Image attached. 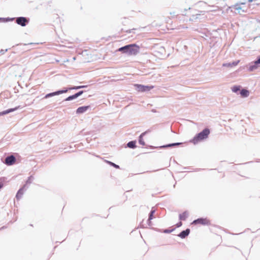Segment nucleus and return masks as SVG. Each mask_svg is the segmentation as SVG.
Segmentation results:
<instances>
[{"mask_svg": "<svg viewBox=\"0 0 260 260\" xmlns=\"http://www.w3.org/2000/svg\"><path fill=\"white\" fill-rule=\"evenodd\" d=\"M140 47L136 44H130L118 48L117 51L128 56L136 55L140 52Z\"/></svg>", "mask_w": 260, "mask_h": 260, "instance_id": "1", "label": "nucleus"}, {"mask_svg": "<svg viewBox=\"0 0 260 260\" xmlns=\"http://www.w3.org/2000/svg\"><path fill=\"white\" fill-rule=\"evenodd\" d=\"M209 134V129L208 128H205L202 131L197 134L190 141V142L194 144H197L199 141L207 138Z\"/></svg>", "mask_w": 260, "mask_h": 260, "instance_id": "2", "label": "nucleus"}, {"mask_svg": "<svg viewBox=\"0 0 260 260\" xmlns=\"http://www.w3.org/2000/svg\"><path fill=\"white\" fill-rule=\"evenodd\" d=\"M15 19L17 24L23 27L26 26L29 22V18L25 17H18Z\"/></svg>", "mask_w": 260, "mask_h": 260, "instance_id": "3", "label": "nucleus"}, {"mask_svg": "<svg viewBox=\"0 0 260 260\" xmlns=\"http://www.w3.org/2000/svg\"><path fill=\"white\" fill-rule=\"evenodd\" d=\"M260 67V55L258 56L255 60L250 62L248 65V71H253Z\"/></svg>", "mask_w": 260, "mask_h": 260, "instance_id": "4", "label": "nucleus"}, {"mask_svg": "<svg viewBox=\"0 0 260 260\" xmlns=\"http://www.w3.org/2000/svg\"><path fill=\"white\" fill-rule=\"evenodd\" d=\"M135 86L136 87V89L139 92L149 91L154 87L153 86L143 85L138 84H135Z\"/></svg>", "mask_w": 260, "mask_h": 260, "instance_id": "5", "label": "nucleus"}, {"mask_svg": "<svg viewBox=\"0 0 260 260\" xmlns=\"http://www.w3.org/2000/svg\"><path fill=\"white\" fill-rule=\"evenodd\" d=\"M68 91V89L64 88L63 89L57 90L53 92L48 93L45 95L44 99H47L55 95H57L62 93H66Z\"/></svg>", "mask_w": 260, "mask_h": 260, "instance_id": "6", "label": "nucleus"}, {"mask_svg": "<svg viewBox=\"0 0 260 260\" xmlns=\"http://www.w3.org/2000/svg\"><path fill=\"white\" fill-rule=\"evenodd\" d=\"M192 223L193 224H201L202 225H209L210 224V222L207 218H199L194 220Z\"/></svg>", "mask_w": 260, "mask_h": 260, "instance_id": "7", "label": "nucleus"}, {"mask_svg": "<svg viewBox=\"0 0 260 260\" xmlns=\"http://www.w3.org/2000/svg\"><path fill=\"white\" fill-rule=\"evenodd\" d=\"M16 161V157L13 155H10L6 157L4 163L7 166H12Z\"/></svg>", "mask_w": 260, "mask_h": 260, "instance_id": "8", "label": "nucleus"}, {"mask_svg": "<svg viewBox=\"0 0 260 260\" xmlns=\"http://www.w3.org/2000/svg\"><path fill=\"white\" fill-rule=\"evenodd\" d=\"M28 188L26 184H24L21 188H20L17 191L16 198L17 200H19L22 197L24 191Z\"/></svg>", "mask_w": 260, "mask_h": 260, "instance_id": "9", "label": "nucleus"}, {"mask_svg": "<svg viewBox=\"0 0 260 260\" xmlns=\"http://www.w3.org/2000/svg\"><path fill=\"white\" fill-rule=\"evenodd\" d=\"M89 106H81L77 108L76 110V114H80L85 113L89 108Z\"/></svg>", "mask_w": 260, "mask_h": 260, "instance_id": "10", "label": "nucleus"}, {"mask_svg": "<svg viewBox=\"0 0 260 260\" xmlns=\"http://www.w3.org/2000/svg\"><path fill=\"white\" fill-rule=\"evenodd\" d=\"M190 233V229H186L185 230L182 231L178 235V236L181 239H184L187 237Z\"/></svg>", "mask_w": 260, "mask_h": 260, "instance_id": "11", "label": "nucleus"}, {"mask_svg": "<svg viewBox=\"0 0 260 260\" xmlns=\"http://www.w3.org/2000/svg\"><path fill=\"white\" fill-rule=\"evenodd\" d=\"M20 108V106H18L17 107H16L15 108H10V109H7L6 110L3 111L2 112H0V116H3V115H4L9 114V113H10L11 112H14V111L19 109Z\"/></svg>", "mask_w": 260, "mask_h": 260, "instance_id": "12", "label": "nucleus"}, {"mask_svg": "<svg viewBox=\"0 0 260 260\" xmlns=\"http://www.w3.org/2000/svg\"><path fill=\"white\" fill-rule=\"evenodd\" d=\"M182 144V143H179V142L173 143H171V144L161 146L159 147V148H165L172 147H174V146H178L181 145Z\"/></svg>", "mask_w": 260, "mask_h": 260, "instance_id": "13", "label": "nucleus"}, {"mask_svg": "<svg viewBox=\"0 0 260 260\" xmlns=\"http://www.w3.org/2000/svg\"><path fill=\"white\" fill-rule=\"evenodd\" d=\"M147 131L145 132H143L140 135V136L139 137V139H138V141H139V143L140 144V145H142L143 146H144L145 145V143L143 140V137L146 135V134L147 133Z\"/></svg>", "mask_w": 260, "mask_h": 260, "instance_id": "14", "label": "nucleus"}, {"mask_svg": "<svg viewBox=\"0 0 260 260\" xmlns=\"http://www.w3.org/2000/svg\"><path fill=\"white\" fill-rule=\"evenodd\" d=\"M239 62V61L238 60V61H233L232 62L224 63L222 64V66L225 67L231 68V67H233L234 66H237Z\"/></svg>", "mask_w": 260, "mask_h": 260, "instance_id": "15", "label": "nucleus"}, {"mask_svg": "<svg viewBox=\"0 0 260 260\" xmlns=\"http://www.w3.org/2000/svg\"><path fill=\"white\" fill-rule=\"evenodd\" d=\"M188 216V213L187 211H185L182 213L179 214V218L180 220H185Z\"/></svg>", "mask_w": 260, "mask_h": 260, "instance_id": "16", "label": "nucleus"}, {"mask_svg": "<svg viewBox=\"0 0 260 260\" xmlns=\"http://www.w3.org/2000/svg\"><path fill=\"white\" fill-rule=\"evenodd\" d=\"M244 3H241V4H236L234 6V8L236 10L238 11L239 13H240V11H242V12H245L244 10L242 9V7H241L242 5H244Z\"/></svg>", "mask_w": 260, "mask_h": 260, "instance_id": "17", "label": "nucleus"}, {"mask_svg": "<svg viewBox=\"0 0 260 260\" xmlns=\"http://www.w3.org/2000/svg\"><path fill=\"white\" fill-rule=\"evenodd\" d=\"M126 146L127 147H128L129 148L135 149L137 147L136 141H131L127 143Z\"/></svg>", "mask_w": 260, "mask_h": 260, "instance_id": "18", "label": "nucleus"}, {"mask_svg": "<svg viewBox=\"0 0 260 260\" xmlns=\"http://www.w3.org/2000/svg\"><path fill=\"white\" fill-rule=\"evenodd\" d=\"M240 94L242 97L246 98L248 96L249 94V92L248 90L246 89H242L240 91Z\"/></svg>", "mask_w": 260, "mask_h": 260, "instance_id": "19", "label": "nucleus"}, {"mask_svg": "<svg viewBox=\"0 0 260 260\" xmlns=\"http://www.w3.org/2000/svg\"><path fill=\"white\" fill-rule=\"evenodd\" d=\"M87 87V85H80V86H72L69 88H67L69 90H77L83 88H85Z\"/></svg>", "mask_w": 260, "mask_h": 260, "instance_id": "20", "label": "nucleus"}, {"mask_svg": "<svg viewBox=\"0 0 260 260\" xmlns=\"http://www.w3.org/2000/svg\"><path fill=\"white\" fill-rule=\"evenodd\" d=\"M198 13H195L197 20L201 19V16L204 15L205 14V11H196Z\"/></svg>", "mask_w": 260, "mask_h": 260, "instance_id": "21", "label": "nucleus"}, {"mask_svg": "<svg viewBox=\"0 0 260 260\" xmlns=\"http://www.w3.org/2000/svg\"><path fill=\"white\" fill-rule=\"evenodd\" d=\"M240 90V86L239 85H235L232 88V91L235 93H237Z\"/></svg>", "mask_w": 260, "mask_h": 260, "instance_id": "22", "label": "nucleus"}, {"mask_svg": "<svg viewBox=\"0 0 260 260\" xmlns=\"http://www.w3.org/2000/svg\"><path fill=\"white\" fill-rule=\"evenodd\" d=\"M106 162H107L108 164H109L110 166L114 167L116 169H119L120 168V167L119 166H118V165H116L115 164H114V162H111L110 161H109V160H106Z\"/></svg>", "mask_w": 260, "mask_h": 260, "instance_id": "23", "label": "nucleus"}, {"mask_svg": "<svg viewBox=\"0 0 260 260\" xmlns=\"http://www.w3.org/2000/svg\"><path fill=\"white\" fill-rule=\"evenodd\" d=\"M33 180H34V177L32 175L30 176L29 177H28L25 184H26V185L28 186L27 184H31L32 183Z\"/></svg>", "mask_w": 260, "mask_h": 260, "instance_id": "24", "label": "nucleus"}, {"mask_svg": "<svg viewBox=\"0 0 260 260\" xmlns=\"http://www.w3.org/2000/svg\"><path fill=\"white\" fill-rule=\"evenodd\" d=\"M155 210H153V208L151 209L150 212L149 214V220H151L153 218V214L155 213Z\"/></svg>", "mask_w": 260, "mask_h": 260, "instance_id": "25", "label": "nucleus"}, {"mask_svg": "<svg viewBox=\"0 0 260 260\" xmlns=\"http://www.w3.org/2000/svg\"><path fill=\"white\" fill-rule=\"evenodd\" d=\"M15 18H9V17H8V18H2V19H3L2 20V22H8V21H13L15 19Z\"/></svg>", "mask_w": 260, "mask_h": 260, "instance_id": "26", "label": "nucleus"}, {"mask_svg": "<svg viewBox=\"0 0 260 260\" xmlns=\"http://www.w3.org/2000/svg\"><path fill=\"white\" fill-rule=\"evenodd\" d=\"M74 99H76V98L75 97L74 94H73V95H70L69 96H68V98L65 99L64 100V101H70L73 100Z\"/></svg>", "mask_w": 260, "mask_h": 260, "instance_id": "27", "label": "nucleus"}, {"mask_svg": "<svg viewBox=\"0 0 260 260\" xmlns=\"http://www.w3.org/2000/svg\"><path fill=\"white\" fill-rule=\"evenodd\" d=\"M189 20L191 21H196L197 20V17H196L195 14H193L190 16Z\"/></svg>", "mask_w": 260, "mask_h": 260, "instance_id": "28", "label": "nucleus"}, {"mask_svg": "<svg viewBox=\"0 0 260 260\" xmlns=\"http://www.w3.org/2000/svg\"><path fill=\"white\" fill-rule=\"evenodd\" d=\"M84 92V91L83 90H80L79 91H78V92L74 94V95H75V98H77L78 97H79V96L81 95Z\"/></svg>", "mask_w": 260, "mask_h": 260, "instance_id": "29", "label": "nucleus"}, {"mask_svg": "<svg viewBox=\"0 0 260 260\" xmlns=\"http://www.w3.org/2000/svg\"><path fill=\"white\" fill-rule=\"evenodd\" d=\"M175 230V229H173L172 230H169V229H166L164 230V232L165 233H171V232H172L174 230Z\"/></svg>", "mask_w": 260, "mask_h": 260, "instance_id": "30", "label": "nucleus"}, {"mask_svg": "<svg viewBox=\"0 0 260 260\" xmlns=\"http://www.w3.org/2000/svg\"><path fill=\"white\" fill-rule=\"evenodd\" d=\"M8 51V49H5V50H4V49H1L0 50V53L2 54H5L7 51Z\"/></svg>", "mask_w": 260, "mask_h": 260, "instance_id": "31", "label": "nucleus"}, {"mask_svg": "<svg viewBox=\"0 0 260 260\" xmlns=\"http://www.w3.org/2000/svg\"><path fill=\"white\" fill-rule=\"evenodd\" d=\"M182 225V223L181 221H179L178 222L177 224H176V227L177 228H179L180 227L181 225Z\"/></svg>", "mask_w": 260, "mask_h": 260, "instance_id": "32", "label": "nucleus"}, {"mask_svg": "<svg viewBox=\"0 0 260 260\" xmlns=\"http://www.w3.org/2000/svg\"><path fill=\"white\" fill-rule=\"evenodd\" d=\"M147 224L149 226H151L152 225L151 221V220H149V218L147 219Z\"/></svg>", "mask_w": 260, "mask_h": 260, "instance_id": "33", "label": "nucleus"}, {"mask_svg": "<svg viewBox=\"0 0 260 260\" xmlns=\"http://www.w3.org/2000/svg\"><path fill=\"white\" fill-rule=\"evenodd\" d=\"M4 183L2 182H0V190L3 187Z\"/></svg>", "mask_w": 260, "mask_h": 260, "instance_id": "34", "label": "nucleus"}, {"mask_svg": "<svg viewBox=\"0 0 260 260\" xmlns=\"http://www.w3.org/2000/svg\"><path fill=\"white\" fill-rule=\"evenodd\" d=\"M3 19H2V17H0V22H2V20H3Z\"/></svg>", "mask_w": 260, "mask_h": 260, "instance_id": "35", "label": "nucleus"}, {"mask_svg": "<svg viewBox=\"0 0 260 260\" xmlns=\"http://www.w3.org/2000/svg\"><path fill=\"white\" fill-rule=\"evenodd\" d=\"M248 1H249V2H252L253 1V0H248Z\"/></svg>", "mask_w": 260, "mask_h": 260, "instance_id": "36", "label": "nucleus"}, {"mask_svg": "<svg viewBox=\"0 0 260 260\" xmlns=\"http://www.w3.org/2000/svg\"><path fill=\"white\" fill-rule=\"evenodd\" d=\"M159 170H154L152 172H155V171H158Z\"/></svg>", "mask_w": 260, "mask_h": 260, "instance_id": "37", "label": "nucleus"}, {"mask_svg": "<svg viewBox=\"0 0 260 260\" xmlns=\"http://www.w3.org/2000/svg\"><path fill=\"white\" fill-rule=\"evenodd\" d=\"M142 228H145L143 225H141Z\"/></svg>", "mask_w": 260, "mask_h": 260, "instance_id": "38", "label": "nucleus"}]
</instances>
